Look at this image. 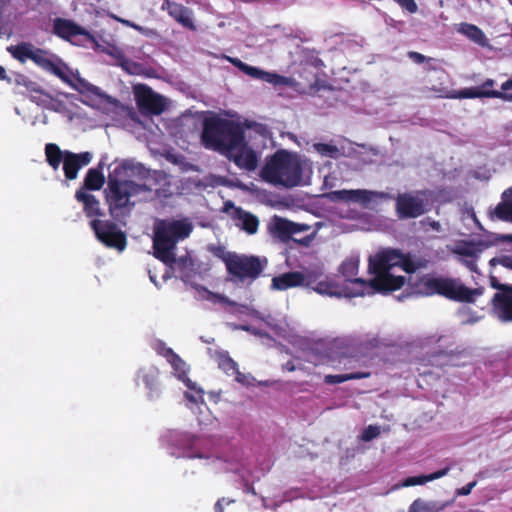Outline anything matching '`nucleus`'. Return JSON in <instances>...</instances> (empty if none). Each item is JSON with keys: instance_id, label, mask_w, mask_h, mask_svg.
Instances as JSON below:
<instances>
[{"instance_id": "obj_1", "label": "nucleus", "mask_w": 512, "mask_h": 512, "mask_svg": "<svg viewBox=\"0 0 512 512\" xmlns=\"http://www.w3.org/2000/svg\"><path fill=\"white\" fill-rule=\"evenodd\" d=\"M428 260L413 257L410 253H403L399 249L387 248L378 252L369 260V271L374 277L368 281L356 278L353 284L361 290V296L376 292L387 293L401 289L406 281L404 276H394L391 270L400 267L408 274L418 269L426 268Z\"/></svg>"}, {"instance_id": "obj_2", "label": "nucleus", "mask_w": 512, "mask_h": 512, "mask_svg": "<svg viewBox=\"0 0 512 512\" xmlns=\"http://www.w3.org/2000/svg\"><path fill=\"white\" fill-rule=\"evenodd\" d=\"M244 135L238 123L213 114L203 120L201 143L206 149L228 155L244 141Z\"/></svg>"}, {"instance_id": "obj_3", "label": "nucleus", "mask_w": 512, "mask_h": 512, "mask_svg": "<svg viewBox=\"0 0 512 512\" xmlns=\"http://www.w3.org/2000/svg\"><path fill=\"white\" fill-rule=\"evenodd\" d=\"M260 176L265 182L275 186L297 187L302 183V162L297 154L278 149L266 157Z\"/></svg>"}, {"instance_id": "obj_4", "label": "nucleus", "mask_w": 512, "mask_h": 512, "mask_svg": "<svg viewBox=\"0 0 512 512\" xmlns=\"http://www.w3.org/2000/svg\"><path fill=\"white\" fill-rule=\"evenodd\" d=\"M128 167L122 163L114 168L108 177V192L106 200L112 218L120 220L127 216L134 206L131 197L148 190L145 185L137 184L131 180H120L118 177L127 171Z\"/></svg>"}, {"instance_id": "obj_5", "label": "nucleus", "mask_w": 512, "mask_h": 512, "mask_svg": "<svg viewBox=\"0 0 512 512\" xmlns=\"http://www.w3.org/2000/svg\"><path fill=\"white\" fill-rule=\"evenodd\" d=\"M193 226L187 220H158L153 228V255L161 262L171 259L177 243L189 237Z\"/></svg>"}, {"instance_id": "obj_6", "label": "nucleus", "mask_w": 512, "mask_h": 512, "mask_svg": "<svg viewBox=\"0 0 512 512\" xmlns=\"http://www.w3.org/2000/svg\"><path fill=\"white\" fill-rule=\"evenodd\" d=\"M418 292L425 296L440 295L447 299L474 303L477 296L484 292V288H469L458 280L447 277H436L431 274L423 275L416 284Z\"/></svg>"}, {"instance_id": "obj_7", "label": "nucleus", "mask_w": 512, "mask_h": 512, "mask_svg": "<svg viewBox=\"0 0 512 512\" xmlns=\"http://www.w3.org/2000/svg\"><path fill=\"white\" fill-rule=\"evenodd\" d=\"M218 250L219 253H215V255L223 261L227 273L233 281H254L262 274L267 264L265 258L261 259L255 255L224 252L222 248Z\"/></svg>"}, {"instance_id": "obj_8", "label": "nucleus", "mask_w": 512, "mask_h": 512, "mask_svg": "<svg viewBox=\"0 0 512 512\" xmlns=\"http://www.w3.org/2000/svg\"><path fill=\"white\" fill-rule=\"evenodd\" d=\"M430 190L399 193L395 197V213L400 220L415 219L430 211Z\"/></svg>"}, {"instance_id": "obj_9", "label": "nucleus", "mask_w": 512, "mask_h": 512, "mask_svg": "<svg viewBox=\"0 0 512 512\" xmlns=\"http://www.w3.org/2000/svg\"><path fill=\"white\" fill-rule=\"evenodd\" d=\"M90 226L97 239L109 248L123 251L127 245L126 234L118 229L114 222L109 220L93 219Z\"/></svg>"}, {"instance_id": "obj_10", "label": "nucleus", "mask_w": 512, "mask_h": 512, "mask_svg": "<svg viewBox=\"0 0 512 512\" xmlns=\"http://www.w3.org/2000/svg\"><path fill=\"white\" fill-rule=\"evenodd\" d=\"M326 197L333 202H346V203H360L363 207H367L368 204L374 198L389 199L391 196L385 192L370 191L364 189L355 190H334L326 194Z\"/></svg>"}, {"instance_id": "obj_11", "label": "nucleus", "mask_w": 512, "mask_h": 512, "mask_svg": "<svg viewBox=\"0 0 512 512\" xmlns=\"http://www.w3.org/2000/svg\"><path fill=\"white\" fill-rule=\"evenodd\" d=\"M354 280H348L346 283H339L338 281L325 277L321 279L313 290L321 295H326L330 297H361V290H358V287L353 284Z\"/></svg>"}, {"instance_id": "obj_12", "label": "nucleus", "mask_w": 512, "mask_h": 512, "mask_svg": "<svg viewBox=\"0 0 512 512\" xmlns=\"http://www.w3.org/2000/svg\"><path fill=\"white\" fill-rule=\"evenodd\" d=\"M134 94L137 106L142 112L159 115L165 110L164 98L149 86L144 84L135 86Z\"/></svg>"}, {"instance_id": "obj_13", "label": "nucleus", "mask_w": 512, "mask_h": 512, "mask_svg": "<svg viewBox=\"0 0 512 512\" xmlns=\"http://www.w3.org/2000/svg\"><path fill=\"white\" fill-rule=\"evenodd\" d=\"M292 227H294L293 221L275 216L273 218V222L269 226V232L282 243H287L291 240L301 246L309 247L315 237V234L312 233L303 238H296L293 237Z\"/></svg>"}, {"instance_id": "obj_14", "label": "nucleus", "mask_w": 512, "mask_h": 512, "mask_svg": "<svg viewBox=\"0 0 512 512\" xmlns=\"http://www.w3.org/2000/svg\"><path fill=\"white\" fill-rule=\"evenodd\" d=\"M31 61H33L36 65L45 71L57 76L62 81L66 83L70 82L69 77L66 74V70L68 69L67 66L60 59L55 61L48 57L47 51L40 48H35Z\"/></svg>"}, {"instance_id": "obj_15", "label": "nucleus", "mask_w": 512, "mask_h": 512, "mask_svg": "<svg viewBox=\"0 0 512 512\" xmlns=\"http://www.w3.org/2000/svg\"><path fill=\"white\" fill-rule=\"evenodd\" d=\"M161 10L166 11L178 24L190 31H196L197 27L193 21V11L181 3L164 0Z\"/></svg>"}, {"instance_id": "obj_16", "label": "nucleus", "mask_w": 512, "mask_h": 512, "mask_svg": "<svg viewBox=\"0 0 512 512\" xmlns=\"http://www.w3.org/2000/svg\"><path fill=\"white\" fill-rule=\"evenodd\" d=\"M443 98L448 99H474V98H497L512 102V93H502L498 90H482L477 87L453 90L444 94Z\"/></svg>"}, {"instance_id": "obj_17", "label": "nucleus", "mask_w": 512, "mask_h": 512, "mask_svg": "<svg viewBox=\"0 0 512 512\" xmlns=\"http://www.w3.org/2000/svg\"><path fill=\"white\" fill-rule=\"evenodd\" d=\"M225 156L242 170L254 171L258 166V155L245 140L234 151H231V154Z\"/></svg>"}, {"instance_id": "obj_18", "label": "nucleus", "mask_w": 512, "mask_h": 512, "mask_svg": "<svg viewBox=\"0 0 512 512\" xmlns=\"http://www.w3.org/2000/svg\"><path fill=\"white\" fill-rule=\"evenodd\" d=\"M92 160V154L88 151L74 153L66 150L65 160L63 162V171L67 180H74L78 176L81 168L87 166Z\"/></svg>"}, {"instance_id": "obj_19", "label": "nucleus", "mask_w": 512, "mask_h": 512, "mask_svg": "<svg viewBox=\"0 0 512 512\" xmlns=\"http://www.w3.org/2000/svg\"><path fill=\"white\" fill-rule=\"evenodd\" d=\"M163 263L178 272L180 279L184 283H191L197 275L195 261L188 254L177 258L173 252L171 259Z\"/></svg>"}, {"instance_id": "obj_20", "label": "nucleus", "mask_w": 512, "mask_h": 512, "mask_svg": "<svg viewBox=\"0 0 512 512\" xmlns=\"http://www.w3.org/2000/svg\"><path fill=\"white\" fill-rule=\"evenodd\" d=\"M226 206L233 208V219L235 225L246 232L248 235H254L259 229V219L256 215L244 210L242 207H236L232 202L226 203Z\"/></svg>"}, {"instance_id": "obj_21", "label": "nucleus", "mask_w": 512, "mask_h": 512, "mask_svg": "<svg viewBox=\"0 0 512 512\" xmlns=\"http://www.w3.org/2000/svg\"><path fill=\"white\" fill-rule=\"evenodd\" d=\"M53 33L59 38L74 43L73 39L80 35H88V32L72 20L55 18L53 21Z\"/></svg>"}, {"instance_id": "obj_22", "label": "nucleus", "mask_w": 512, "mask_h": 512, "mask_svg": "<svg viewBox=\"0 0 512 512\" xmlns=\"http://www.w3.org/2000/svg\"><path fill=\"white\" fill-rule=\"evenodd\" d=\"M243 68L245 69L243 73L246 75L254 79L262 80L274 86H292L294 83V80L290 77H286L274 72L264 71L248 64L247 66H243Z\"/></svg>"}, {"instance_id": "obj_23", "label": "nucleus", "mask_w": 512, "mask_h": 512, "mask_svg": "<svg viewBox=\"0 0 512 512\" xmlns=\"http://www.w3.org/2000/svg\"><path fill=\"white\" fill-rule=\"evenodd\" d=\"M303 276L300 271H290L274 276L271 281V289L284 291L303 285Z\"/></svg>"}, {"instance_id": "obj_24", "label": "nucleus", "mask_w": 512, "mask_h": 512, "mask_svg": "<svg viewBox=\"0 0 512 512\" xmlns=\"http://www.w3.org/2000/svg\"><path fill=\"white\" fill-rule=\"evenodd\" d=\"M75 199L83 204V212L88 218L100 217L103 215L100 202L94 195L83 191V189H77L75 192Z\"/></svg>"}, {"instance_id": "obj_25", "label": "nucleus", "mask_w": 512, "mask_h": 512, "mask_svg": "<svg viewBox=\"0 0 512 512\" xmlns=\"http://www.w3.org/2000/svg\"><path fill=\"white\" fill-rule=\"evenodd\" d=\"M159 375L160 372L158 368L153 366L140 371L139 376L148 389V397L150 400L157 399L160 396Z\"/></svg>"}, {"instance_id": "obj_26", "label": "nucleus", "mask_w": 512, "mask_h": 512, "mask_svg": "<svg viewBox=\"0 0 512 512\" xmlns=\"http://www.w3.org/2000/svg\"><path fill=\"white\" fill-rule=\"evenodd\" d=\"M103 165L100 163L98 168H91L87 171L83 185L79 189L83 191L100 190L105 183V176L102 173Z\"/></svg>"}, {"instance_id": "obj_27", "label": "nucleus", "mask_w": 512, "mask_h": 512, "mask_svg": "<svg viewBox=\"0 0 512 512\" xmlns=\"http://www.w3.org/2000/svg\"><path fill=\"white\" fill-rule=\"evenodd\" d=\"M493 216L498 220L512 223V188L502 195V201L495 207Z\"/></svg>"}, {"instance_id": "obj_28", "label": "nucleus", "mask_w": 512, "mask_h": 512, "mask_svg": "<svg viewBox=\"0 0 512 512\" xmlns=\"http://www.w3.org/2000/svg\"><path fill=\"white\" fill-rule=\"evenodd\" d=\"M435 75V81L429 79L430 84L427 88L429 91L437 93L439 97H444V94L448 92L446 88V82L449 79V73L442 67L439 66L433 72Z\"/></svg>"}, {"instance_id": "obj_29", "label": "nucleus", "mask_w": 512, "mask_h": 512, "mask_svg": "<svg viewBox=\"0 0 512 512\" xmlns=\"http://www.w3.org/2000/svg\"><path fill=\"white\" fill-rule=\"evenodd\" d=\"M457 32L465 35L468 39L474 43L485 46L487 44V38L484 32L476 25L470 23H460L457 26Z\"/></svg>"}, {"instance_id": "obj_30", "label": "nucleus", "mask_w": 512, "mask_h": 512, "mask_svg": "<svg viewBox=\"0 0 512 512\" xmlns=\"http://www.w3.org/2000/svg\"><path fill=\"white\" fill-rule=\"evenodd\" d=\"M167 361L172 366L176 377L183 381L189 389L195 390V384L187 377V368L184 360L178 354L174 353Z\"/></svg>"}, {"instance_id": "obj_31", "label": "nucleus", "mask_w": 512, "mask_h": 512, "mask_svg": "<svg viewBox=\"0 0 512 512\" xmlns=\"http://www.w3.org/2000/svg\"><path fill=\"white\" fill-rule=\"evenodd\" d=\"M45 155L47 163L57 170L65 160L66 151H62L57 144L48 143L45 146Z\"/></svg>"}, {"instance_id": "obj_32", "label": "nucleus", "mask_w": 512, "mask_h": 512, "mask_svg": "<svg viewBox=\"0 0 512 512\" xmlns=\"http://www.w3.org/2000/svg\"><path fill=\"white\" fill-rule=\"evenodd\" d=\"M370 372H353L347 374H337V375H326L324 377V383L328 385L340 384L346 382L348 380H356V379H364L370 377Z\"/></svg>"}, {"instance_id": "obj_33", "label": "nucleus", "mask_w": 512, "mask_h": 512, "mask_svg": "<svg viewBox=\"0 0 512 512\" xmlns=\"http://www.w3.org/2000/svg\"><path fill=\"white\" fill-rule=\"evenodd\" d=\"M215 358L218 367L227 375H233L237 372L238 364L229 356L227 351H217Z\"/></svg>"}, {"instance_id": "obj_34", "label": "nucleus", "mask_w": 512, "mask_h": 512, "mask_svg": "<svg viewBox=\"0 0 512 512\" xmlns=\"http://www.w3.org/2000/svg\"><path fill=\"white\" fill-rule=\"evenodd\" d=\"M34 47L30 43H20L16 46H10L8 51L18 61L24 63L26 60H31Z\"/></svg>"}, {"instance_id": "obj_35", "label": "nucleus", "mask_w": 512, "mask_h": 512, "mask_svg": "<svg viewBox=\"0 0 512 512\" xmlns=\"http://www.w3.org/2000/svg\"><path fill=\"white\" fill-rule=\"evenodd\" d=\"M442 506L437 502H425L418 498L412 502L409 507V512H439Z\"/></svg>"}, {"instance_id": "obj_36", "label": "nucleus", "mask_w": 512, "mask_h": 512, "mask_svg": "<svg viewBox=\"0 0 512 512\" xmlns=\"http://www.w3.org/2000/svg\"><path fill=\"white\" fill-rule=\"evenodd\" d=\"M358 268H359V263L357 260H354V259L344 260L339 267L340 274L345 277V281L343 283H346L348 280H354L355 278H352V277L357 274Z\"/></svg>"}, {"instance_id": "obj_37", "label": "nucleus", "mask_w": 512, "mask_h": 512, "mask_svg": "<svg viewBox=\"0 0 512 512\" xmlns=\"http://www.w3.org/2000/svg\"><path fill=\"white\" fill-rule=\"evenodd\" d=\"M480 252L481 249H479L478 246L472 242H465L463 245L457 246L454 250L455 254L464 258L479 257Z\"/></svg>"}, {"instance_id": "obj_38", "label": "nucleus", "mask_w": 512, "mask_h": 512, "mask_svg": "<svg viewBox=\"0 0 512 512\" xmlns=\"http://www.w3.org/2000/svg\"><path fill=\"white\" fill-rule=\"evenodd\" d=\"M302 276L304 278L302 286L313 289L321 280L322 273L318 270H305L302 272Z\"/></svg>"}, {"instance_id": "obj_39", "label": "nucleus", "mask_w": 512, "mask_h": 512, "mask_svg": "<svg viewBox=\"0 0 512 512\" xmlns=\"http://www.w3.org/2000/svg\"><path fill=\"white\" fill-rule=\"evenodd\" d=\"M314 149L322 156L337 157L339 149L337 146L327 143H315Z\"/></svg>"}, {"instance_id": "obj_40", "label": "nucleus", "mask_w": 512, "mask_h": 512, "mask_svg": "<svg viewBox=\"0 0 512 512\" xmlns=\"http://www.w3.org/2000/svg\"><path fill=\"white\" fill-rule=\"evenodd\" d=\"M202 290L206 293V296L205 298L208 300V301H211L213 303H222V304H225V305H229V306H234L236 305V303L234 301H231L228 297H226L225 295H222V294H218V293H214L212 291H209L207 288L205 287H201Z\"/></svg>"}, {"instance_id": "obj_41", "label": "nucleus", "mask_w": 512, "mask_h": 512, "mask_svg": "<svg viewBox=\"0 0 512 512\" xmlns=\"http://www.w3.org/2000/svg\"><path fill=\"white\" fill-rule=\"evenodd\" d=\"M380 433L381 431L379 426L369 425L363 430L360 438L364 442H370L376 437H378Z\"/></svg>"}, {"instance_id": "obj_42", "label": "nucleus", "mask_w": 512, "mask_h": 512, "mask_svg": "<svg viewBox=\"0 0 512 512\" xmlns=\"http://www.w3.org/2000/svg\"><path fill=\"white\" fill-rule=\"evenodd\" d=\"M154 350L158 355L164 357L166 360L171 358V356L175 353L172 348L167 347L166 344L162 341H158L154 345Z\"/></svg>"}, {"instance_id": "obj_43", "label": "nucleus", "mask_w": 512, "mask_h": 512, "mask_svg": "<svg viewBox=\"0 0 512 512\" xmlns=\"http://www.w3.org/2000/svg\"><path fill=\"white\" fill-rule=\"evenodd\" d=\"M490 285L496 289V293H507L512 291V284H502L496 276H490Z\"/></svg>"}, {"instance_id": "obj_44", "label": "nucleus", "mask_w": 512, "mask_h": 512, "mask_svg": "<svg viewBox=\"0 0 512 512\" xmlns=\"http://www.w3.org/2000/svg\"><path fill=\"white\" fill-rule=\"evenodd\" d=\"M19 84L26 87V89L35 94H39L40 96H47L43 90L37 86V84L27 78H23L21 81H18Z\"/></svg>"}, {"instance_id": "obj_45", "label": "nucleus", "mask_w": 512, "mask_h": 512, "mask_svg": "<svg viewBox=\"0 0 512 512\" xmlns=\"http://www.w3.org/2000/svg\"><path fill=\"white\" fill-rule=\"evenodd\" d=\"M233 375H235V380L244 386H251L255 381L253 376L240 372L238 368L237 372H235Z\"/></svg>"}, {"instance_id": "obj_46", "label": "nucleus", "mask_w": 512, "mask_h": 512, "mask_svg": "<svg viewBox=\"0 0 512 512\" xmlns=\"http://www.w3.org/2000/svg\"><path fill=\"white\" fill-rule=\"evenodd\" d=\"M402 9L414 14L418 11V6L415 0H394Z\"/></svg>"}, {"instance_id": "obj_47", "label": "nucleus", "mask_w": 512, "mask_h": 512, "mask_svg": "<svg viewBox=\"0 0 512 512\" xmlns=\"http://www.w3.org/2000/svg\"><path fill=\"white\" fill-rule=\"evenodd\" d=\"M427 482H429L427 475L412 476V477L406 478L403 485L408 487V486H415V485H423Z\"/></svg>"}, {"instance_id": "obj_48", "label": "nucleus", "mask_w": 512, "mask_h": 512, "mask_svg": "<svg viewBox=\"0 0 512 512\" xmlns=\"http://www.w3.org/2000/svg\"><path fill=\"white\" fill-rule=\"evenodd\" d=\"M439 66V60L432 57H427L424 70L428 73H433Z\"/></svg>"}, {"instance_id": "obj_49", "label": "nucleus", "mask_w": 512, "mask_h": 512, "mask_svg": "<svg viewBox=\"0 0 512 512\" xmlns=\"http://www.w3.org/2000/svg\"><path fill=\"white\" fill-rule=\"evenodd\" d=\"M478 257H469L461 259V262L472 272H478L477 269Z\"/></svg>"}, {"instance_id": "obj_50", "label": "nucleus", "mask_w": 512, "mask_h": 512, "mask_svg": "<svg viewBox=\"0 0 512 512\" xmlns=\"http://www.w3.org/2000/svg\"><path fill=\"white\" fill-rule=\"evenodd\" d=\"M407 55L413 62L417 64L425 63L427 60V56L416 51H409Z\"/></svg>"}, {"instance_id": "obj_51", "label": "nucleus", "mask_w": 512, "mask_h": 512, "mask_svg": "<svg viewBox=\"0 0 512 512\" xmlns=\"http://www.w3.org/2000/svg\"><path fill=\"white\" fill-rule=\"evenodd\" d=\"M450 468L449 467H446L444 469H441V470H438V471H435L429 475H427V478H428V481H433V480H436V479H439L445 475L448 474Z\"/></svg>"}, {"instance_id": "obj_52", "label": "nucleus", "mask_w": 512, "mask_h": 512, "mask_svg": "<svg viewBox=\"0 0 512 512\" xmlns=\"http://www.w3.org/2000/svg\"><path fill=\"white\" fill-rule=\"evenodd\" d=\"M476 486V481L470 482L463 486L462 488L458 489L459 495H469L472 491V489Z\"/></svg>"}, {"instance_id": "obj_53", "label": "nucleus", "mask_w": 512, "mask_h": 512, "mask_svg": "<svg viewBox=\"0 0 512 512\" xmlns=\"http://www.w3.org/2000/svg\"><path fill=\"white\" fill-rule=\"evenodd\" d=\"M293 226H294V227H292L293 235L298 234V233L303 232V231H307V230L310 229L309 225L303 224V223H295V222H293Z\"/></svg>"}, {"instance_id": "obj_54", "label": "nucleus", "mask_w": 512, "mask_h": 512, "mask_svg": "<svg viewBox=\"0 0 512 512\" xmlns=\"http://www.w3.org/2000/svg\"><path fill=\"white\" fill-rule=\"evenodd\" d=\"M496 82L493 79H486L477 89L482 90H493L492 88L495 86Z\"/></svg>"}, {"instance_id": "obj_55", "label": "nucleus", "mask_w": 512, "mask_h": 512, "mask_svg": "<svg viewBox=\"0 0 512 512\" xmlns=\"http://www.w3.org/2000/svg\"><path fill=\"white\" fill-rule=\"evenodd\" d=\"M499 263L510 270H512V256H504L499 259Z\"/></svg>"}, {"instance_id": "obj_56", "label": "nucleus", "mask_w": 512, "mask_h": 512, "mask_svg": "<svg viewBox=\"0 0 512 512\" xmlns=\"http://www.w3.org/2000/svg\"><path fill=\"white\" fill-rule=\"evenodd\" d=\"M229 61L234 65L236 66L237 68H239L242 72H244V68L243 66H247L246 63L242 62L240 59L238 58H230Z\"/></svg>"}, {"instance_id": "obj_57", "label": "nucleus", "mask_w": 512, "mask_h": 512, "mask_svg": "<svg viewBox=\"0 0 512 512\" xmlns=\"http://www.w3.org/2000/svg\"><path fill=\"white\" fill-rule=\"evenodd\" d=\"M501 90L502 93H507V91L512 90V77L502 83Z\"/></svg>"}, {"instance_id": "obj_58", "label": "nucleus", "mask_w": 512, "mask_h": 512, "mask_svg": "<svg viewBox=\"0 0 512 512\" xmlns=\"http://www.w3.org/2000/svg\"><path fill=\"white\" fill-rule=\"evenodd\" d=\"M224 502H225V498L219 499L214 506V511L215 512H224V506H223Z\"/></svg>"}, {"instance_id": "obj_59", "label": "nucleus", "mask_w": 512, "mask_h": 512, "mask_svg": "<svg viewBox=\"0 0 512 512\" xmlns=\"http://www.w3.org/2000/svg\"><path fill=\"white\" fill-rule=\"evenodd\" d=\"M43 97L44 96H40L39 94H35V93H31V96H30L31 100L33 102H36L37 104H40L41 102L44 101Z\"/></svg>"}, {"instance_id": "obj_60", "label": "nucleus", "mask_w": 512, "mask_h": 512, "mask_svg": "<svg viewBox=\"0 0 512 512\" xmlns=\"http://www.w3.org/2000/svg\"><path fill=\"white\" fill-rule=\"evenodd\" d=\"M244 492H245V493L252 494V495H256V491H255L254 486H253V485H251V484H249V483H246V484H245Z\"/></svg>"}, {"instance_id": "obj_61", "label": "nucleus", "mask_w": 512, "mask_h": 512, "mask_svg": "<svg viewBox=\"0 0 512 512\" xmlns=\"http://www.w3.org/2000/svg\"><path fill=\"white\" fill-rule=\"evenodd\" d=\"M0 80H8L10 79L7 77L6 70L3 66L0 65Z\"/></svg>"}, {"instance_id": "obj_62", "label": "nucleus", "mask_w": 512, "mask_h": 512, "mask_svg": "<svg viewBox=\"0 0 512 512\" xmlns=\"http://www.w3.org/2000/svg\"><path fill=\"white\" fill-rule=\"evenodd\" d=\"M128 25H130L132 28H134L135 30L141 32V33H144V28L137 25V24H134V23H129L128 21L126 22Z\"/></svg>"}, {"instance_id": "obj_63", "label": "nucleus", "mask_w": 512, "mask_h": 512, "mask_svg": "<svg viewBox=\"0 0 512 512\" xmlns=\"http://www.w3.org/2000/svg\"><path fill=\"white\" fill-rule=\"evenodd\" d=\"M185 396H186V398H187L188 400H190L191 402H194V403H196V402H197V400H196V399H195L191 394L186 393V394H185Z\"/></svg>"}, {"instance_id": "obj_64", "label": "nucleus", "mask_w": 512, "mask_h": 512, "mask_svg": "<svg viewBox=\"0 0 512 512\" xmlns=\"http://www.w3.org/2000/svg\"><path fill=\"white\" fill-rule=\"evenodd\" d=\"M98 88L94 85H89L88 90L91 92H95Z\"/></svg>"}]
</instances>
